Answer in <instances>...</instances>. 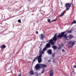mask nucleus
Listing matches in <instances>:
<instances>
[{"instance_id":"nucleus-1","label":"nucleus","mask_w":76,"mask_h":76,"mask_svg":"<svg viewBox=\"0 0 76 76\" xmlns=\"http://www.w3.org/2000/svg\"><path fill=\"white\" fill-rule=\"evenodd\" d=\"M65 33H66V31L61 32V34H59L57 36L58 38V39H60L61 38L63 37L65 40L69 41V40H70V39H71L73 38V36L72 34H70L68 36H67V34H64Z\"/></svg>"},{"instance_id":"nucleus-2","label":"nucleus","mask_w":76,"mask_h":76,"mask_svg":"<svg viewBox=\"0 0 76 76\" xmlns=\"http://www.w3.org/2000/svg\"><path fill=\"white\" fill-rule=\"evenodd\" d=\"M50 44H51V42H50L49 41V43L46 44V46L43 48L42 50H41V49L39 50V52L41 53L42 54H44L45 51L47 50V49L51 47Z\"/></svg>"},{"instance_id":"nucleus-3","label":"nucleus","mask_w":76,"mask_h":76,"mask_svg":"<svg viewBox=\"0 0 76 76\" xmlns=\"http://www.w3.org/2000/svg\"><path fill=\"white\" fill-rule=\"evenodd\" d=\"M39 56L37 57L34 59L33 61V63L35 61V60H38V62L39 63H40L42 61V59L41 58L42 57V54L40 52H39Z\"/></svg>"},{"instance_id":"nucleus-4","label":"nucleus","mask_w":76,"mask_h":76,"mask_svg":"<svg viewBox=\"0 0 76 76\" xmlns=\"http://www.w3.org/2000/svg\"><path fill=\"white\" fill-rule=\"evenodd\" d=\"M56 37H57V34H56L49 41V42H50V44L52 45H54L55 44V42L53 41H57V39L56 38Z\"/></svg>"},{"instance_id":"nucleus-5","label":"nucleus","mask_w":76,"mask_h":76,"mask_svg":"<svg viewBox=\"0 0 76 76\" xmlns=\"http://www.w3.org/2000/svg\"><path fill=\"white\" fill-rule=\"evenodd\" d=\"M71 5L72 3H71L70 4H69V3H66L65 4V7H66V11L69 10V9H70Z\"/></svg>"},{"instance_id":"nucleus-6","label":"nucleus","mask_w":76,"mask_h":76,"mask_svg":"<svg viewBox=\"0 0 76 76\" xmlns=\"http://www.w3.org/2000/svg\"><path fill=\"white\" fill-rule=\"evenodd\" d=\"M40 67L41 66H40V65L38 64H37L35 66V69H36V70H37L40 69Z\"/></svg>"},{"instance_id":"nucleus-7","label":"nucleus","mask_w":76,"mask_h":76,"mask_svg":"<svg viewBox=\"0 0 76 76\" xmlns=\"http://www.w3.org/2000/svg\"><path fill=\"white\" fill-rule=\"evenodd\" d=\"M48 74L50 76H53V70L52 69L48 72Z\"/></svg>"},{"instance_id":"nucleus-8","label":"nucleus","mask_w":76,"mask_h":76,"mask_svg":"<svg viewBox=\"0 0 76 76\" xmlns=\"http://www.w3.org/2000/svg\"><path fill=\"white\" fill-rule=\"evenodd\" d=\"M76 42L74 41H70L69 42V44H71L72 46H73L75 45Z\"/></svg>"},{"instance_id":"nucleus-9","label":"nucleus","mask_w":76,"mask_h":76,"mask_svg":"<svg viewBox=\"0 0 76 76\" xmlns=\"http://www.w3.org/2000/svg\"><path fill=\"white\" fill-rule=\"evenodd\" d=\"M39 65L40 66V67H42V68H45L47 67L46 65L44 64H40Z\"/></svg>"},{"instance_id":"nucleus-10","label":"nucleus","mask_w":76,"mask_h":76,"mask_svg":"<svg viewBox=\"0 0 76 76\" xmlns=\"http://www.w3.org/2000/svg\"><path fill=\"white\" fill-rule=\"evenodd\" d=\"M44 34H41L39 36V39H43V38H44Z\"/></svg>"},{"instance_id":"nucleus-11","label":"nucleus","mask_w":76,"mask_h":76,"mask_svg":"<svg viewBox=\"0 0 76 76\" xmlns=\"http://www.w3.org/2000/svg\"><path fill=\"white\" fill-rule=\"evenodd\" d=\"M47 53H48L49 54H51L52 53V50H51V49L48 50L47 51Z\"/></svg>"},{"instance_id":"nucleus-12","label":"nucleus","mask_w":76,"mask_h":76,"mask_svg":"<svg viewBox=\"0 0 76 76\" xmlns=\"http://www.w3.org/2000/svg\"><path fill=\"white\" fill-rule=\"evenodd\" d=\"M6 45H3L1 46V48L2 49H3V48H6Z\"/></svg>"},{"instance_id":"nucleus-13","label":"nucleus","mask_w":76,"mask_h":76,"mask_svg":"<svg viewBox=\"0 0 76 76\" xmlns=\"http://www.w3.org/2000/svg\"><path fill=\"white\" fill-rule=\"evenodd\" d=\"M29 74L30 75H34V71L33 70L30 71Z\"/></svg>"},{"instance_id":"nucleus-14","label":"nucleus","mask_w":76,"mask_h":76,"mask_svg":"<svg viewBox=\"0 0 76 76\" xmlns=\"http://www.w3.org/2000/svg\"><path fill=\"white\" fill-rule=\"evenodd\" d=\"M64 13L62 12L61 13V14L59 15V17H61V16H63V15H64Z\"/></svg>"},{"instance_id":"nucleus-15","label":"nucleus","mask_w":76,"mask_h":76,"mask_svg":"<svg viewBox=\"0 0 76 76\" xmlns=\"http://www.w3.org/2000/svg\"><path fill=\"white\" fill-rule=\"evenodd\" d=\"M52 48H53V49L55 50V49H57V46H56L55 45H53V46Z\"/></svg>"},{"instance_id":"nucleus-16","label":"nucleus","mask_w":76,"mask_h":76,"mask_svg":"<svg viewBox=\"0 0 76 76\" xmlns=\"http://www.w3.org/2000/svg\"><path fill=\"white\" fill-rule=\"evenodd\" d=\"M55 54H56L55 53H53L52 54V56L53 58H54V56H55Z\"/></svg>"},{"instance_id":"nucleus-17","label":"nucleus","mask_w":76,"mask_h":76,"mask_svg":"<svg viewBox=\"0 0 76 76\" xmlns=\"http://www.w3.org/2000/svg\"><path fill=\"white\" fill-rule=\"evenodd\" d=\"M45 69L44 68H43L41 72V73H44V72H45Z\"/></svg>"},{"instance_id":"nucleus-18","label":"nucleus","mask_w":76,"mask_h":76,"mask_svg":"<svg viewBox=\"0 0 76 76\" xmlns=\"http://www.w3.org/2000/svg\"><path fill=\"white\" fill-rule=\"evenodd\" d=\"M61 48H62V46H61L59 45L58 48V50H61Z\"/></svg>"},{"instance_id":"nucleus-19","label":"nucleus","mask_w":76,"mask_h":76,"mask_svg":"<svg viewBox=\"0 0 76 76\" xmlns=\"http://www.w3.org/2000/svg\"><path fill=\"white\" fill-rule=\"evenodd\" d=\"M73 23H76V22L75 20H74L73 22L72 23V25H73Z\"/></svg>"},{"instance_id":"nucleus-20","label":"nucleus","mask_w":76,"mask_h":76,"mask_svg":"<svg viewBox=\"0 0 76 76\" xmlns=\"http://www.w3.org/2000/svg\"><path fill=\"white\" fill-rule=\"evenodd\" d=\"M72 31V30H70L69 31H68V33H71Z\"/></svg>"},{"instance_id":"nucleus-21","label":"nucleus","mask_w":76,"mask_h":76,"mask_svg":"<svg viewBox=\"0 0 76 76\" xmlns=\"http://www.w3.org/2000/svg\"><path fill=\"white\" fill-rule=\"evenodd\" d=\"M48 22H49V23H50V22H51V20H50V19H48Z\"/></svg>"},{"instance_id":"nucleus-22","label":"nucleus","mask_w":76,"mask_h":76,"mask_svg":"<svg viewBox=\"0 0 76 76\" xmlns=\"http://www.w3.org/2000/svg\"><path fill=\"white\" fill-rule=\"evenodd\" d=\"M57 20V19H55V20H52V22H55V21H56Z\"/></svg>"},{"instance_id":"nucleus-23","label":"nucleus","mask_w":76,"mask_h":76,"mask_svg":"<svg viewBox=\"0 0 76 76\" xmlns=\"http://www.w3.org/2000/svg\"><path fill=\"white\" fill-rule=\"evenodd\" d=\"M20 21H21L20 20H18V22H19V23H21V22Z\"/></svg>"},{"instance_id":"nucleus-24","label":"nucleus","mask_w":76,"mask_h":76,"mask_svg":"<svg viewBox=\"0 0 76 76\" xmlns=\"http://www.w3.org/2000/svg\"><path fill=\"white\" fill-rule=\"evenodd\" d=\"M73 67L74 68H76V65L73 66Z\"/></svg>"},{"instance_id":"nucleus-25","label":"nucleus","mask_w":76,"mask_h":76,"mask_svg":"<svg viewBox=\"0 0 76 76\" xmlns=\"http://www.w3.org/2000/svg\"><path fill=\"white\" fill-rule=\"evenodd\" d=\"M36 34H38V31H36Z\"/></svg>"},{"instance_id":"nucleus-26","label":"nucleus","mask_w":76,"mask_h":76,"mask_svg":"<svg viewBox=\"0 0 76 76\" xmlns=\"http://www.w3.org/2000/svg\"><path fill=\"white\" fill-rule=\"evenodd\" d=\"M18 76H21V73H20Z\"/></svg>"},{"instance_id":"nucleus-27","label":"nucleus","mask_w":76,"mask_h":76,"mask_svg":"<svg viewBox=\"0 0 76 76\" xmlns=\"http://www.w3.org/2000/svg\"><path fill=\"white\" fill-rule=\"evenodd\" d=\"M62 51H63V52H64V49H62Z\"/></svg>"},{"instance_id":"nucleus-28","label":"nucleus","mask_w":76,"mask_h":76,"mask_svg":"<svg viewBox=\"0 0 76 76\" xmlns=\"http://www.w3.org/2000/svg\"><path fill=\"white\" fill-rule=\"evenodd\" d=\"M72 0V1H73V0Z\"/></svg>"}]
</instances>
